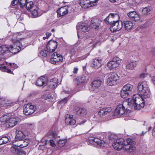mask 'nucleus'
I'll return each instance as SVG.
<instances>
[{"mask_svg": "<svg viewBox=\"0 0 155 155\" xmlns=\"http://www.w3.org/2000/svg\"><path fill=\"white\" fill-rule=\"evenodd\" d=\"M30 142V140L26 138L25 139L24 141V144L25 145H28Z\"/></svg>", "mask_w": 155, "mask_h": 155, "instance_id": "45", "label": "nucleus"}, {"mask_svg": "<svg viewBox=\"0 0 155 155\" xmlns=\"http://www.w3.org/2000/svg\"><path fill=\"white\" fill-rule=\"evenodd\" d=\"M137 64L136 61H133L128 63L126 66V71L129 72L130 71L133 69Z\"/></svg>", "mask_w": 155, "mask_h": 155, "instance_id": "28", "label": "nucleus"}, {"mask_svg": "<svg viewBox=\"0 0 155 155\" xmlns=\"http://www.w3.org/2000/svg\"><path fill=\"white\" fill-rule=\"evenodd\" d=\"M101 22V20L99 19H93L91 21V26L94 28H97L99 27Z\"/></svg>", "mask_w": 155, "mask_h": 155, "instance_id": "27", "label": "nucleus"}, {"mask_svg": "<svg viewBox=\"0 0 155 155\" xmlns=\"http://www.w3.org/2000/svg\"><path fill=\"white\" fill-rule=\"evenodd\" d=\"M51 31L52 32H54V31H55V30H54V29H52L51 30Z\"/></svg>", "mask_w": 155, "mask_h": 155, "instance_id": "63", "label": "nucleus"}, {"mask_svg": "<svg viewBox=\"0 0 155 155\" xmlns=\"http://www.w3.org/2000/svg\"><path fill=\"white\" fill-rule=\"evenodd\" d=\"M17 123L16 118L10 114L7 125H8L9 127H12L15 126Z\"/></svg>", "mask_w": 155, "mask_h": 155, "instance_id": "22", "label": "nucleus"}, {"mask_svg": "<svg viewBox=\"0 0 155 155\" xmlns=\"http://www.w3.org/2000/svg\"><path fill=\"white\" fill-rule=\"evenodd\" d=\"M88 79L84 75H82L79 77L78 78L75 80V82H78V84L80 83H83L86 82Z\"/></svg>", "mask_w": 155, "mask_h": 155, "instance_id": "32", "label": "nucleus"}, {"mask_svg": "<svg viewBox=\"0 0 155 155\" xmlns=\"http://www.w3.org/2000/svg\"><path fill=\"white\" fill-rule=\"evenodd\" d=\"M133 86L130 84H127L122 87L120 92V95L123 98H125L130 95L132 93Z\"/></svg>", "mask_w": 155, "mask_h": 155, "instance_id": "7", "label": "nucleus"}, {"mask_svg": "<svg viewBox=\"0 0 155 155\" xmlns=\"http://www.w3.org/2000/svg\"><path fill=\"white\" fill-rule=\"evenodd\" d=\"M130 105V103L127 101L124 102L122 104L118 105L115 109V115L120 116L125 114V113H129L130 111L128 107Z\"/></svg>", "mask_w": 155, "mask_h": 155, "instance_id": "4", "label": "nucleus"}, {"mask_svg": "<svg viewBox=\"0 0 155 155\" xmlns=\"http://www.w3.org/2000/svg\"><path fill=\"white\" fill-rule=\"evenodd\" d=\"M8 48L6 45H2L0 46V54L5 53L7 51H8Z\"/></svg>", "mask_w": 155, "mask_h": 155, "instance_id": "35", "label": "nucleus"}, {"mask_svg": "<svg viewBox=\"0 0 155 155\" xmlns=\"http://www.w3.org/2000/svg\"><path fill=\"white\" fill-rule=\"evenodd\" d=\"M108 18H110V20L114 19L119 20L120 19V17L118 14L117 13H110L108 16Z\"/></svg>", "mask_w": 155, "mask_h": 155, "instance_id": "34", "label": "nucleus"}, {"mask_svg": "<svg viewBox=\"0 0 155 155\" xmlns=\"http://www.w3.org/2000/svg\"><path fill=\"white\" fill-rule=\"evenodd\" d=\"M25 6L27 10H30V9L34 6L33 2L31 1L27 2Z\"/></svg>", "mask_w": 155, "mask_h": 155, "instance_id": "38", "label": "nucleus"}, {"mask_svg": "<svg viewBox=\"0 0 155 155\" xmlns=\"http://www.w3.org/2000/svg\"><path fill=\"white\" fill-rule=\"evenodd\" d=\"M151 53L153 56H155V48H153L152 50L151 51Z\"/></svg>", "mask_w": 155, "mask_h": 155, "instance_id": "51", "label": "nucleus"}, {"mask_svg": "<svg viewBox=\"0 0 155 155\" xmlns=\"http://www.w3.org/2000/svg\"><path fill=\"white\" fill-rule=\"evenodd\" d=\"M65 120L66 123L69 125H73L76 123V120L73 118L72 115H69L68 117H66Z\"/></svg>", "mask_w": 155, "mask_h": 155, "instance_id": "30", "label": "nucleus"}, {"mask_svg": "<svg viewBox=\"0 0 155 155\" xmlns=\"http://www.w3.org/2000/svg\"><path fill=\"white\" fill-rule=\"evenodd\" d=\"M146 133V131L144 133V132L143 131H142V135H144Z\"/></svg>", "mask_w": 155, "mask_h": 155, "instance_id": "60", "label": "nucleus"}, {"mask_svg": "<svg viewBox=\"0 0 155 155\" xmlns=\"http://www.w3.org/2000/svg\"><path fill=\"white\" fill-rule=\"evenodd\" d=\"M76 28L77 30L78 35L79 31H82L84 32H86L89 30V27L88 25L84 22L78 23L77 25Z\"/></svg>", "mask_w": 155, "mask_h": 155, "instance_id": "11", "label": "nucleus"}, {"mask_svg": "<svg viewBox=\"0 0 155 155\" xmlns=\"http://www.w3.org/2000/svg\"><path fill=\"white\" fill-rule=\"evenodd\" d=\"M4 56L3 55H0V61H4Z\"/></svg>", "mask_w": 155, "mask_h": 155, "instance_id": "54", "label": "nucleus"}, {"mask_svg": "<svg viewBox=\"0 0 155 155\" xmlns=\"http://www.w3.org/2000/svg\"><path fill=\"white\" fill-rule=\"evenodd\" d=\"M102 60L101 59L97 58L94 59L93 62V67L96 68H100L102 65Z\"/></svg>", "mask_w": 155, "mask_h": 155, "instance_id": "24", "label": "nucleus"}, {"mask_svg": "<svg viewBox=\"0 0 155 155\" xmlns=\"http://www.w3.org/2000/svg\"><path fill=\"white\" fill-rule=\"evenodd\" d=\"M52 135L53 136V137L54 138H56V137L57 135H56V132H55V131H53L52 132Z\"/></svg>", "mask_w": 155, "mask_h": 155, "instance_id": "53", "label": "nucleus"}, {"mask_svg": "<svg viewBox=\"0 0 155 155\" xmlns=\"http://www.w3.org/2000/svg\"><path fill=\"white\" fill-rule=\"evenodd\" d=\"M9 139L7 137H3L0 139V145L5 144L8 143Z\"/></svg>", "mask_w": 155, "mask_h": 155, "instance_id": "37", "label": "nucleus"}, {"mask_svg": "<svg viewBox=\"0 0 155 155\" xmlns=\"http://www.w3.org/2000/svg\"><path fill=\"white\" fill-rule=\"evenodd\" d=\"M49 142L50 144V145H55V142L53 140H51Z\"/></svg>", "mask_w": 155, "mask_h": 155, "instance_id": "49", "label": "nucleus"}, {"mask_svg": "<svg viewBox=\"0 0 155 155\" xmlns=\"http://www.w3.org/2000/svg\"><path fill=\"white\" fill-rule=\"evenodd\" d=\"M121 60L118 57H115L113 58L112 60L109 62L107 66L110 69H114L117 67L120 64Z\"/></svg>", "mask_w": 155, "mask_h": 155, "instance_id": "8", "label": "nucleus"}, {"mask_svg": "<svg viewBox=\"0 0 155 155\" xmlns=\"http://www.w3.org/2000/svg\"><path fill=\"white\" fill-rule=\"evenodd\" d=\"M151 129V127H150L149 128L148 131H149Z\"/></svg>", "mask_w": 155, "mask_h": 155, "instance_id": "62", "label": "nucleus"}, {"mask_svg": "<svg viewBox=\"0 0 155 155\" xmlns=\"http://www.w3.org/2000/svg\"><path fill=\"white\" fill-rule=\"evenodd\" d=\"M68 6L67 5L60 8L57 11L58 15L60 17L66 15L68 12Z\"/></svg>", "mask_w": 155, "mask_h": 155, "instance_id": "19", "label": "nucleus"}, {"mask_svg": "<svg viewBox=\"0 0 155 155\" xmlns=\"http://www.w3.org/2000/svg\"><path fill=\"white\" fill-rule=\"evenodd\" d=\"M115 150H120L121 149H125L127 152H132L135 150V146H113Z\"/></svg>", "mask_w": 155, "mask_h": 155, "instance_id": "16", "label": "nucleus"}, {"mask_svg": "<svg viewBox=\"0 0 155 155\" xmlns=\"http://www.w3.org/2000/svg\"><path fill=\"white\" fill-rule=\"evenodd\" d=\"M127 15L131 20L135 22L138 21L140 19V15L136 11L130 12Z\"/></svg>", "mask_w": 155, "mask_h": 155, "instance_id": "14", "label": "nucleus"}, {"mask_svg": "<svg viewBox=\"0 0 155 155\" xmlns=\"http://www.w3.org/2000/svg\"><path fill=\"white\" fill-rule=\"evenodd\" d=\"M35 106L28 103L24 106L23 112L24 114L26 115H29L33 113L36 110Z\"/></svg>", "mask_w": 155, "mask_h": 155, "instance_id": "9", "label": "nucleus"}, {"mask_svg": "<svg viewBox=\"0 0 155 155\" xmlns=\"http://www.w3.org/2000/svg\"><path fill=\"white\" fill-rule=\"evenodd\" d=\"M69 98H70V97H66L64 98L63 99L61 100L60 101V102L61 103H63V104H65L67 102Z\"/></svg>", "mask_w": 155, "mask_h": 155, "instance_id": "44", "label": "nucleus"}, {"mask_svg": "<svg viewBox=\"0 0 155 155\" xmlns=\"http://www.w3.org/2000/svg\"><path fill=\"white\" fill-rule=\"evenodd\" d=\"M147 76V74H142L140 75V77L141 78H145Z\"/></svg>", "mask_w": 155, "mask_h": 155, "instance_id": "52", "label": "nucleus"}, {"mask_svg": "<svg viewBox=\"0 0 155 155\" xmlns=\"http://www.w3.org/2000/svg\"><path fill=\"white\" fill-rule=\"evenodd\" d=\"M58 83V80L56 78H54L51 79L50 81L48 82V84L51 88H55L57 87Z\"/></svg>", "mask_w": 155, "mask_h": 155, "instance_id": "31", "label": "nucleus"}, {"mask_svg": "<svg viewBox=\"0 0 155 155\" xmlns=\"http://www.w3.org/2000/svg\"><path fill=\"white\" fill-rule=\"evenodd\" d=\"M119 77L118 75L114 73L109 74L107 77V84L109 86L116 85L119 81Z\"/></svg>", "mask_w": 155, "mask_h": 155, "instance_id": "6", "label": "nucleus"}, {"mask_svg": "<svg viewBox=\"0 0 155 155\" xmlns=\"http://www.w3.org/2000/svg\"><path fill=\"white\" fill-rule=\"evenodd\" d=\"M32 14L35 17H38L41 15V14L38 12V8H37L34 9V10L32 11Z\"/></svg>", "mask_w": 155, "mask_h": 155, "instance_id": "40", "label": "nucleus"}, {"mask_svg": "<svg viewBox=\"0 0 155 155\" xmlns=\"http://www.w3.org/2000/svg\"><path fill=\"white\" fill-rule=\"evenodd\" d=\"M20 146H12L11 148V152L19 155H25L26 152L22 150Z\"/></svg>", "mask_w": 155, "mask_h": 155, "instance_id": "15", "label": "nucleus"}, {"mask_svg": "<svg viewBox=\"0 0 155 155\" xmlns=\"http://www.w3.org/2000/svg\"><path fill=\"white\" fill-rule=\"evenodd\" d=\"M145 1H150L151 0H145Z\"/></svg>", "mask_w": 155, "mask_h": 155, "instance_id": "64", "label": "nucleus"}, {"mask_svg": "<svg viewBox=\"0 0 155 155\" xmlns=\"http://www.w3.org/2000/svg\"><path fill=\"white\" fill-rule=\"evenodd\" d=\"M67 140L66 139H60L58 141V143L59 145H64L67 143Z\"/></svg>", "mask_w": 155, "mask_h": 155, "instance_id": "43", "label": "nucleus"}, {"mask_svg": "<svg viewBox=\"0 0 155 155\" xmlns=\"http://www.w3.org/2000/svg\"><path fill=\"white\" fill-rule=\"evenodd\" d=\"M111 2H116L118 1V0H109Z\"/></svg>", "mask_w": 155, "mask_h": 155, "instance_id": "58", "label": "nucleus"}, {"mask_svg": "<svg viewBox=\"0 0 155 155\" xmlns=\"http://www.w3.org/2000/svg\"><path fill=\"white\" fill-rule=\"evenodd\" d=\"M78 69L77 68H74V71L73 72L74 73H76L78 71Z\"/></svg>", "mask_w": 155, "mask_h": 155, "instance_id": "56", "label": "nucleus"}, {"mask_svg": "<svg viewBox=\"0 0 155 155\" xmlns=\"http://www.w3.org/2000/svg\"><path fill=\"white\" fill-rule=\"evenodd\" d=\"M9 64L11 66H12V67H13L14 68H17V65L15 64L10 63Z\"/></svg>", "mask_w": 155, "mask_h": 155, "instance_id": "50", "label": "nucleus"}, {"mask_svg": "<svg viewBox=\"0 0 155 155\" xmlns=\"http://www.w3.org/2000/svg\"><path fill=\"white\" fill-rule=\"evenodd\" d=\"M58 45V43L56 41L51 40L47 44V49L49 52H53L54 51Z\"/></svg>", "mask_w": 155, "mask_h": 155, "instance_id": "12", "label": "nucleus"}, {"mask_svg": "<svg viewBox=\"0 0 155 155\" xmlns=\"http://www.w3.org/2000/svg\"><path fill=\"white\" fill-rule=\"evenodd\" d=\"M45 145H47L49 144V142L48 140H46L45 141Z\"/></svg>", "mask_w": 155, "mask_h": 155, "instance_id": "57", "label": "nucleus"}, {"mask_svg": "<svg viewBox=\"0 0 155 155\" xmlns=\"http://www.w3.org/2000/svg\"><path fill=\"white\" fill-rule=\"evenodd\" d=\"M75 54V52L74 51H73L72 53H71V56H73Z\"/></svg>", "mask_w": 155, "mask_h": 155, "instance_id": "59", "label": "nucleus"}, {"mask_svg": "<svg viewBox=\"0 0 155 155\" xmlns=\"http://www.w3.org/2000/svg\"><path fill=\"white\" fill-rule=\"evenodd\" d=\"M63 58L61 55L58 54L56 52L54 53L51 55V62L55 64L56 62H61L63 61Z\"/></svg>", "mask_w": 155, "mask_h": 155, "instance_id": "13", "label": "nucleus"}, {"mask_svg": "<svg viewBox=\"0 0 155 155\" xmlns=\"http://www.w3.org/2000/svg\"><path fill=\"white\" fill-rule=\"evenodd\" d=\"M30 134L29 132L26 131L17 130L16 131V137L19 140H22L24 137L28 136Z\"/></svg>", "mask_w": 155, "mask_h": 155, "instance_id": "17", "label": "nucleus"}, {"mask_svg": "<svg viewBox=\"0 0 155 155\" xmlns=\"http://www.w3.org/2000/svg\"><path fill=\"white\" fill-rule=\"evenodd\" d=\"M110 20V18H108V16L104 19V21L106 22L107 24L109 23L110 24V22L109 21V20Z\"/></svg>", "mask_w": 155, "mask_h": 155, "instance_id": "47", "label": "nucleus"}, {"mask_svg": "<svg viewBox=\"0 0 155 155\" xmlns=\"http://www.w3.org/2000/svg\"><path fill=\"white\" fill-rule=\"evenodd\" d=\"M74 112L76 114L81 116H84L87 114V111L85 109L77 107H74Z\"/></svg>", "mask_w": 155, "mask_h": 155, "instance_id": "20", "label": "nucleus"}, {"mask_svg": "<svg viewBox=\"0 0 155 155\" xmlns=\"http://www.w3.org/2000/svg\"><path fill=\"white\" fill-rule=\"evenodd\" d=\"M51 35V34L50 32H47L46 33V35L47 36V38H49V37Z\"/></svg>", "mask_w": 155, "mask_h": 155, "instance_id": "55", "label": "nucleus"}, {"mask_svg": "<svg viewBox=\"0 0 155 155\" xmlns=\"http://www.w3.org/2000/svg\"><path fill=\"white\" fill-rule=\"evenodd\" d=\"M27 2V0H14L12 2L11 4L13 6L17 5L21 8H23L25 6Z\"/></svg>", "mask_w": 155, "mask_h": 155, "instance_id": "21", "label": "nucleus"}, {"mask_svg": "<svg viewBox=\"0 0 155 155\" xmlns=\"http://www.w3.org/2000/svg\"><path fill=\"white\" fill-rule=\"evenodd\" d=\"M0 69L3 72H7L8 73H12V71L11 69L7 68L4 66L3 67H0Z\"/></svg>", "mask_w": 155, "mask_h": 155, "instance_id": "42", "label": "nucleus"}, {"mask_svg": "<svg viewBox=\"0 0 155 155\" xmlns=\"http://www.w3.org/2000/svg\"><path fill=\"white\" fill-rule=\"evenodd\" d=\"M0 104L1 106L5 107L12 105L13 102L5 97H0Z\"/></svg>", "mask_w": 155, "mask_h": 155, "instance_id": "18", "label": "nucleus"}, {"mask_svg": "<svg viewBox=\"0 0 155 155\" xmlns=\"http://www.w3.org/2000/svg\"><path fill=\"white\" fill-rule=\"evenodd\" d=\"M25 41L26 39L24 38L21 39L20 41L18 40H13V44L8 48V51L13 54L18 53L22 48L21 46L22 45H25L23 43Z\"/></svg>", "mask_w": 155, "mask_h": 155, "instance_id": "5", "label": "nucleus"}, {"mask_svg": "<svg viewBox=\"0 0 155 155\" xmlns=\"http://www.w3.org/2000/svg\"><path fill=\"white\" fill-rule=\"evenodd\" d=\"M144 98L139 94H136L133 95L132 99L130 101V104H132L135 109L139 110L144 106Z\"/></svg>", "mask_w": 155, "mask_h": 155, "instance_id": "2", "label": "nucleus"}, {"mask_svg": "<svg viewBox=\"0 0 155 155\" xmlns=\"http://www.w3.org/2000/svg\"><path fill=\"white\" fill-rule=\"evenodd\" d=\"M125 141H124V143H125ZM126 141L127 144H124V145H134L136 144V142L134 140L130 138L127 139Z\"/></svg>", "mask_w": 155, "mask_h": 155, "instance_id": "39", "label": "nucleus"}, {"mask_svg": "<svg viewBox=\"0 0 155 155\" xmlns=\"http://www.w3.org/2000/svg\"><path fill=\"white\" fill-rule=\"evenodd\" d=\"M123 24L125 29L127 31L130 30L133 27V23L130 20L124 21Z\"/></svg>", "mask_w": 155, "mask_h": 155, "instance_id": "25", "label": "nucleus"}, {"mask_svg": "<svg viewBox=\"0 0 155 155\" xmlns=\"http://www.w3.org/2000/svg\"><path fill=\"white\" fill-rule=\"evenodd\" d=\"M46 38H48L47 37V36L46 37H43V39L44 40Z\"/></svg>", "mask_w": 155, "mask_h": 155, "instance_id": "61", "label": "nucleus"}, {"mask_svg": "<svg viewBox=\"0 0 155 155\" xmlns=\"http://www.w3.org/2000/svg\"><path fill=\"white\" fill-rule=\"evenodd\" d=\"M10 114H8L3 115L0 118V122L2 124H5L6 125H7L9 118L10 117Z\"/></svg>", "mask_w": 155, "mask_h": 155, "instance_id": "33", "label": "nucleus"}, {"mask_svg": "<svg viewBox=\"0 0 155 155\" xmlns=\"http://www.w3.org/2000/svg\"><path fill=\"white\" fill-rule=\"evenodd\" d=\"M47 79L43 76H41L36 81V84L39 86L45 85L47 83Z\"/></svg>", "mask_w": 155, "mask_h": 155, "instance_id": "26", "label": "nucleus"}, {"mask_svg": "<svg viewBox=\"0 0 155 155\" xmlns=\"http://www.w3.org/2000/svg\"><path fill=\"white\" fill-rule=\"evenodd\" d=\"M152 10V8L150 7H146L142 9V13L144 15H147L150 14Z\"/></svg>", "mask_w": 155, "mask_h": 155, "instance_id": "36", "label": "nucleus"}, {"mask_svg": "<svg viewBox=\"0 0 155 155\" xmlns=\"http://www.w3.org/2000/svg\"><path fill=\"white\" fill-rule=\"evenodd\" d=\"M109 142L106 143L104 141L94 138H90L87 141L88 145H94L112 144V145H125L124 140L122 138H118L117 135L114 134H110L108 135Z\"/></svg>", "mask_w": 155, "mask_h": 155, "instance_id": "1", "label": "nucleus"}, {"mask_svg": "<svg viewBox=\"0 0 155 155\" xmlns=\"http://www.w3.org/2000/svg\"><path fill=\"white\" fill-rule=\"evenodd\" d=\"M38 148L39 150H44L46 149V147L45 146H39Z\"/></svg>", "mask_w": 155, "mask_h": 155, "instance_id": "48", "label": "nucleus"}, {"mask_svg": "<svg viewBox=\"0 0 155 155\" xmlns=\"http://www.w3.org/2000/svg\"><path fill=\"white\" fill-rule=\"evenodd\" d=\"M27 126L29 127L30 129H32L34 127V124L29 123L27 124Z\"/></svg>", "mask_w": 155, "mask_h": 155, "instance_id": "46", "label": "nucleus"}, {"mask_svg": "<svg viewBox=\"0 0 155 155\" xmlns=\"http://www.w3.org/2000/svg\"><path fill=\"white\" fill-rule=\"evenodd\" d=\"M48 53H50L49 51H48V50H42L41 52H40L39 54L40 55L44 57H46L47 56L48 54Z\"/></svg>", "mask_w": 155, "mask_h": 155, "instance_id": "41", "label": "nucleus"}, {"mask_svg": "<svg viewBox=\"0 0 155 155\" xmlns=\"http://www.w3.org/2000/svg\"><path fill=\"white\" fill-rule=\"evenodd\" d=\"M112 109L111 107H108L103 108L100 110L98 112V114L100 116H102L107 114L112 111Z\"/></svg>", "mask_w": 155, "mask_h": 155, "instance_id": "23", "label": "nucleus"}, {"mask_svg": "<svg viewBox=\"0 0 155 155\" xmlns=\"http://www.w3.org/2000/svg\"><path fill=\"white\" fill-rule=\"evenodd\" d=\"M110 24L111 25V29H113L114 32L118 31L120 30L122 28L123 23L121 21H119L118 20L110 22Z\"/></svg>", "mask_w": 155, "mask_h": 155, "instance_id": "10", "label": "nucleus"}, {"mask_svg": "<svg viewBox=\"0 0 155 155\" xmlns=\"http://www.w3.org/2000/svg\"><path fill=\"white\" fill-rule=\"evenodd\" d=\"M101 82L102 81L100 79L94 80L91 83L92 87L94 90L98 88L101 86Z\"/></svg>", "mask_w": 155, "mask_h": 155, "instance_id": "29", "label": "nucleus"}, {"mask_svg": "<svg viewBox=\"0 0 155 155\" xmlns=\"http://www.w3.org/2000/svg\"><path fill=\"white\" fill-rule=\"evenodd\" d=\"M138 90L142 94L144 99L150 98L151 94L147 82L139 83L138 84Z\"/></svg>", "mask_w": 155, "mask_h": 155, "instance_id": "3", "label": "nucleus"}]
</instances>
